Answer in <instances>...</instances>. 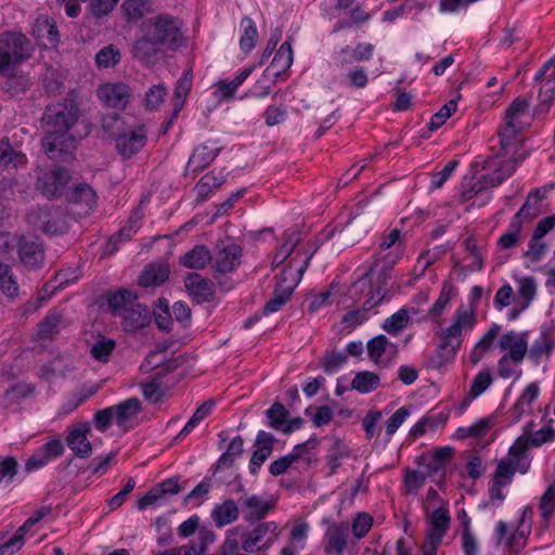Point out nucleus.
I'll use <instances>...</instances> for the list:
<instances>
[{
	"instance_id": "nucleus-1",
	"label": "nucleus",
	"mask_w": 555,
	"mask_h": 555,
	"mask_svg": "<svg viewBox=\"0 0 555 555\" xmlns=\"http://www.w3.org/2000/svg\"><path fill=\"white\" fill-rule=\"evenodd\" d=\"M80 111L76 102H57L46 107L42 122L46 135L42 140L51 159L69 162L74 158L76 141L69 129L77 122Z\"/></svg>"
},
{
	"instance_id": "nucleus-2",
	"label": "nucleus",
	"mask_w": 555,
	"mask_h": 555,
	"mask_svg": "<svg viewBox=\"0 0 555 555\" xmlns=\"http://www.w3.org/2000/svg\"><path fill=\"white\" fill-rule=\"evenodd\" d=\"M475 323L473 311L460 308L456 310L451 325L443 332L437 349L427 360L429 369L439 370L451 362L462 344V332L465 327H472Z\"/></svg>"
},
{
	"instance_id": "nucleus-3",
	"label": "nucleus",
	"mask_w": 555,
	"mask_h": 555,
	"mask_svg": "<svg viewBox=\"0 0 555 555\" xmlns=\"http://www.w3.org/2000/svg\"><path fill=\"white\" fill-rule=\"evenodd\" d=\"M35 51V43L22 31L0 33V75L14 77L17 68L29 61Z\"/></svg>"
},
{
	"instance_id": "nucleus-4",
	"label": "nucleus",
	"mask_w": 555,
	"mask_h": 555,
	"mask_svg": "<svg viewBox=\"0 0 555 555\" xmlns=\"http://www.w3.org/2000/svg\"><path fill=\"white\" fill-rule=\"evenodd\" d=\"M401 257V251H397L396 254L388 253L384 256L383 263L380 264L378 261L374 263L356 283V285H365L367 279L374 273L377 269V274L374 281H369L372 283L371 289L369 292V297L364 301V310H371L375 306H377L388 294V281L391 279V271L393 266L397 263L399 258Z\"/></svg>"
},
{
	"instance_id": "nucleus-5",
	"label": "nucleus",
	"mask_w": 555,
	"mask_h": 555,
	"mask_svg": "<svg viewBox=\"0 0 555 555\" xmlns=\"http://www.w3.org/2000/svg\"><path fill=\"white\" fill-rule=\"evenodd\" d=\"M182 23L169 14H159L146 18L141 24V31H146L162 48L176 50L183 42Z\"/></svg>"
},
{
	"instance_id": "nucleus-6",
	"label": "nucleus",
	"mask_w": 555,
	"mask_h": 555,
	"mask_svg": "<svg viewBox=\"0 0 555 555\" xmlns=\"http://www.w3.org/2000/svg\"><path fill=\"white\" fill-rule=\"evenodd\" d=\"M517 166L514 158L502 160L498 156H492L482 163V169L486 171L474 188L465 190L462 193L464 201L472 199L477 193L486 188H494L500 185L508 177L513 175Z\"/></svg>"
},
{
	"instance_id": "nucleus-7",
	"label": "nucleus",
	"mask_w": 555,
	"mask_h": 555,
	"mask_svg": "<svg viewBox=\"0 0 555 555\" xmlns=\"http://www.w3.org/2000/svg\"><path fill=\"white\" fill-rule=\"evenodd\" d=\"M529 102L517 98L505 112L504 126L501 128L500 144L502 150H508L516 135L528 126Z\"/></svg>"
},
{
	"instance_id": "nucleus-8",
	"label": "nucleus",
	"mask_w": 555,
	"mask_h": 555,
	"mask_svg": "<svg viewBox=\"0 0 555 555\" xmlns=\"http://www.w3.org/2000/svg\"><path fill=\"white\" fill-rule=\"evenodd\" d=\"M27 221L46 234H63L67 231L64 210L54 205L37 206L27 214Z\"/></svg>"
},
{
	"instance_id": "nucleus-9",
	"label": "nucleus",
	"mask_w": 555,
	"mask_h": 555,
	"mask_svg": "<svg viewBox=\"0 0 555 555\" xmlns=\"http://www.w3.org/2000/svg\"><path fill=\"white\" fill-rule=\"evenodd\" d=\"M281 530L275 521H262L257 524L253 530L244 533L240 542L241 551L245 554L269 550L279 539Z\"/></svg>"
},
{
	"instance_id": "nucleus-10",
	"label": "nucleus",
	"mask_w": 555,
	"mask_h": 555,
	"mask_svg": "<svg viewBox=\"0 0 555 555\" xmlns=\"http://www.w3.org/2000/svg\"><path fill=\"white\" fill-rule=\"evenodd\" d=\"M242 256V247L231 240L218 242L211 253L214 276L234 271L241 264Z\"/></svg>"
},
{
	"instance_id": "nucleus-11",
	"label": "nucleus",
	"mask_w": 555,
	"mask_h": 555,
	"mask_svg": "<svg viewBox=\"0 0 555 555\" xmlns=\"http://www.w3.org/2000/svg\"><path fill=\"white\" fill-rule=\"evenodd\" d=\"M69 180V171L64 167L55 166L39 173L36 186L48 198L59 197L63 194Z\"/></svg>"
},
{
	"instance_id": "nucleus-12",
	"label": "nucleus",
	"mask_w": 555,
	"mask_h": 555,
	"mask_svg": "<svg viewBox=\"0 0 555 555\" xmlns=\"http://www.w3.org/2000/svg\"><path fill=\"white\" fill-rule=\"evenodd\" d=\"M238 504L243 519L247 522L261 521L275 506L272 500L246 493L238 498Z\"/></svg>"
},
{
	"instance_id": "nucleus-13",
	"label": "nucleus",
	"mask_w": 555,
	"mask_h": 555,
	"mask_svg": "<svg viewBox=\"0 0 555 555\" xmlns=\"http://www.w3.org/2000/svg\"><path fill=\"white\" fill-rule=\"evenodd\" d=\"M116 149L124 158L138 153L146 142L143 126H128L116 139Z\"/></svg>"
},
{
	"instance_id": "nucleus-14",
	"label": "nucleus",
	"mask_w": 555,
	"mask_h": 555,
	"mask_svg": "<svg viewBox=\"0 0 555 555\" xmlns=\"http://www.w3.org/2000/svg\"><path fill=\"white\" fill-rule=\"evenodd\" d=\"M96 95L108 107L125 108L131 91L129 86L121 82L105 83L98 88Z\"/></svg>"
},
{
	"instance_id": "nucleus-15",
	"label": "nucleus",
	"mask_w": 555,
	"mask_h": 555,
	"mask_svg": "<svg viewBox=\"0 0 555 555\" xmlns=\"http://www.w3.org/2000/svg\"><path fill=\"white\" fill-rule=\"evenodd\" d=\"M18 255L28 269L40 268L43 263L44 251L38 237L23 236L18 242Z\"/></svg>"
},
{
	"instance_id": "nucleus-16",
	"label": "nucleus",
	"mask_w": 555,
	"mask_h": 555,
	"mask_svg": "<svg viewBox=\"0 0 555 555\" xmlns=\"http://www.w3.org/2000/svg\"><path fill=\"white\" fill-rule=\"evenodd\" d=\"M185 288L196 304L210 302L215 298V285L198 273H189L184 280Z\"/></svg>"
},
{
	"instance_id": "nucleus-17",
	"label": "nucleus",
	"mask_w": 555,
	"mask_h": 555,
	"mask_svg": "<svg viewBox=\"0 0 555 555\" xmlns=\"http://www.w3.org/2000/svg\"><path fill=\"white\" fill-rule=\"evenodd\" d=\"M141 33L142 36L132 46V56L145 66L154 65L164 48L155 42L149 33Z\"/></svg>"
},
{
	"instance_id": "nucleus-18",
	"label": "nucleus",
	"mask_w": 555,
	"mask_h": 555,
	"mask_svg": "<svg viewBox=\"0 0 555 555\" xmlns=\"http://www.w3.org/2000/svg\"><path fill=\"white\" fill-rule=\"evenodd\" d=\"M349 535L348 524H332L324 535V553L326 555H343Z\"/></svg>"
},
{
	"instance_id": "nucleus-19",
	"label": "nucleus",
	"mask_w": 555,
	"mask_h": 555,
	"mask_svg": "<svg viewBox=\"0 0 555 555\" xmlns=\"http://www.w3.org/2000/svg\"><path fill=\"white\" fill-rule=\"evenodd\" d=\"M275 438L272 434L264 430H259L254 447L256 450L253 452L249 461V472L251 475H256L258 469L271 455L274 447Z\"/></svg>"
},
{
	"instance_id": "nucleus-20",
	"label": "nucleus",
	"mask_w": 555,
	"mask_h": 555,
	"mask_svg": "<svg viewBox=\"0 0 555 555\" xmlns=\"http://www.w3.org/2000/svg\"><path fill=\"white\" fill-rule=\"evenodd\" d=\"M63 452L64 446L61 440H50L26 461L25 469L27 472L39 469L46 466L51 460L61 456Z\"/></svg>"
},
{
	"instance_id": "nucleus-21",
	"label": "nucleus",
	"mask_w": 555,
	"mask_h": 555,
	"mask_svg": "<svg viewBox=\"0 0 555 555\" xmlns=\"http://www.w3.org/2000/svg\"><path fill=\"white\" fill-rule=\"evenodd\" d=\"M66 199L68 203L80 207L78 214L88 215L95 207L96 194L89 184L79 183L67 192Z\"/></svg>"
},
{
	"instance_id": "nucleus-22",
	"label": "nucleus",
	"mask_w": 555,
	"mask_h": 555,
	"mask_svg": "<svg viewBox=\"0 0 555 555\" xmlns=\"http://www.w3.org/2000/svg\"><path fill=\"white\" fill-rule=\"evenodd\" d=\"M90 430L89 423H82L73 428L66 438L67 446L78 457L86 459L92 452V446L88 440Z\"/></svg>"
},
{
	"instance_id": "nucleus-23",
	"label": "nucleus",
	"mask_w": 555,
	"mask_h": 555,
	"mask_svg": "<svg viewBox=\"0 0 555 555\" xmlns=\"http://www.w3.org/2000/svg\"><path fill=\"white\" fill-rule=\"evenodd\" d=\"M121 325L126 332H135L146 326L150 319V310L145 305L133 302L128 309H125L120 315Z\"/></svg>"
},
{
	"instance_id": "nucleus-24",
	"label": "nucleus",
	"mask_w": 555,
	"mask_h": 555,
	"mask_svg": "<svg viewBox=\"0 0 555 555\" xmlns=\"http://www.w3.org/2000/svg\"><path fill=\"white\" fill-rule=\"evenodd\" d=\"M180 492L178 479L168 478L156 487L152 488L138 502L137 506L140 511L145 509L149 506L155 505L166 494H177Z\"/></svg>"
},
{
	"instance_id": "nucleus-25",
	"label": "nucleus",
	"mask_w": 555,
	"mask_h": 555,
	"mask_svg": "<svg viewBox=\"0 0 555 555\" xmlns=\"http://www.w3.org/2000/svg\"><path fill=\"white\" fill-rule=\"evenodd\" d=\"M137 299V293L125 287L109 291L106 294L107 307L114 317H120L125 309H128Z\"/></svg>"
},
{
	"instance_id": "nucleus-26",
	"label": "nucleus",
	"mask_w": 555,
	"mask_h": 555,
	"mask_svg": "<svg viewBox=\"0 0 555 555\" xmlns=\"http://www.w3.org/2000/svg\"><path fill=\"white\" fill-rule=\"evenodd\" d=\"M240 514L238 500L227 499L222 503L215 505L210 516L216 527L222 528L236 521Z\"/></svg>"
},
{
	"instance_id": "nucleus-27",
	"label": "nucleus",
	"mask_w": 555,
	"mask_h": 555,
	"mask_svg": "<svg viewBox=\"0 0 555 555\" xmlns=\"http://www.w3.org/2000/svg\"><path fill=\"white\" fill-rule=\"evenodd\" d=\"M450 515L447 508L439 507L431 514L429 528L426 532V539L434 544H441L442 538L450 526Z\"/></svg>"
},
{
	"instance_id": "nucleus-28",
	"label": "nucleus",
	"mask_w": 555,
	"mask_h": 555,
	"mask_svg": "<svg viewBox=\"0 0 555 555\" xmlns=\"http://www.w3.org/2000/svg\"><path fill=\"white\" fill-rule=\"evenodd\" d=\"M313 256V253L306 257L302 264L297 269L293 268L294 259H291L288 264L284 268L280 275L276 276L275 287L285 288L292 287V293L300 282L304 276V273L308 269L310 264V260Z\"/></svg>"
},
{
	"instance_id": "nucleus-29",
	"label": "nucleus",
	"mask_w": 555,
	"mask_h": 555,
	"mask_svg": "<svg viewBox=\"0 0 555 555\" xmlns=\"http://www.w3.org/2000/svg\"><path fill=\"white\" fill-rule=\"evenodd\" d=\"M65 326L66 322L63 318V314L60 311L53 309L38 324L37 336L42 340H51L56 335H59L60 331Z\"/></svg>"
},
{
	"instance_id": "nucleus-30",
	"label": "nucleus",
	"mask_w": 555,
	"mask_h": 555,
	"mask_svg": "<svg viewBox=\"0 0 555 555\" xmlns=\"http://www.w3.org/2000/svg\"><path fill=\"white\" fill-rule=\"evenodd\" d=\"M211 263V251L205 245H195L179 259V264L193 270H202Z\"/></svg>"
},
{
	"instance_id": "nucleus-31",
	"label": "nucleus",
	"mask_w": 555,
	"mask_h": 555,
	"mask_svg": "<svg viewBox=\"0 0 555 555\" xmlns=\"http://www.w3.org/2000/svg\"><path fill=\"white\" fill-rule=\"evenodd\" d=\"M170 274L168 264L154 263L144 268L139 276V284L143 287H156L164 284Z\"/></svg>"
},
{
	"instance_id": "nucleus-32",
	"label": "nucleus",
	"mask_w": 555,
	"mask_h": 555,
	"mask_svg": "<svg viewBox=\"0 0 555 555\" xmlns=\"http://www.w3.org/2000/svg\"><path fill=\"white\" fill-rule=\"evenodd\" d=\"M112 408L116 425L122 429H127L128 422L133 420L141 411V402L138 398H129Z\"/></svg>"
},
{
	"instance_id": "nucleus-33",
	"label": "nucleus",
	"mask_w": 555,
	"mask_h": 555,
	"mask_svg": "<svg viewBox=\"0 0 555 555\" xmlns=\"http://www.w3.org/2000/svg\"><path fill=\"white\" fill-rule=\"evenodd\" d=\"M25 164L26 155L14 147L9 138L0 139V166L13 169Z\"/></svg>"
},
{
	"instance_id": "nucleus-34",
	"label": "nucleus",
	"mask_w": 555,
	"mask_h": 555,
	"mask_svg": "<svg viewBox=\"0 0 555 555\" xmlns=\"http://www.w3.org/2000/svg\"><path fill=\"white\" fill-rule=\"evenodd\" d=\"M254 66H249L241 70L232 80L221 79L216 82L217 92L223 101H231L237 88L250 76Z\"/></svg>"
},
{
	"instance_id": "nucleus-35",
	"label": "nucleus",
	"mask_w": 555,
	"mask_h": 555,
	"mask_svg": "<svg viewBox=\"0 0 555 555\" xmlns=\"http://www.w3.org/2000/svg\"><path fill=\"white\" fill-rule=\"evenodd\" d=\"M505 459L516 464V468L519 469L520 474H526L530 468L528 441L518 438L509 448L508 455Z\"/></svg>"
},
{
	"instance_id": "nucleus-36",
	"label": "nucleus",
	"mask_w": 555,
	"mask_h": 555,
	"mask_svg": "<svg viewBox=\"0 0 555 555\" xmlns=\"http://www.w3.org/2000/svg\"><path fill=\"white\" fill-rule=\"evenodd\" d=\"M219 152V147L211 150L207 145H199L190 156L188 167L193 171H201L215 160Z\"/></svg>"
},
{
	"instance_id": "nucleus-37",
	"label": "nucleus",
	"mask_w": 555,
	"mask_h": 555,
	"mask_svg": "<svg viewBox=\"0 0 555 555\" xmlns=\"http://www.w3.org/2000/svg\"><path fill=\"white\" fill-rule=\"evenodd\" d=\"M177 364L175 362H169L166 364V367L162 371L157 372L153 378V380L142 384V393L146 400L152 402H159L164 396V391L162 390L160 379L163 375L171 370H175Z\"/></svg>"
},
{
	"instance_id": "nucleus-38",
	"label": "nucleus",
	"mask_w": 555,
	"mask_h": 555,
	"mask_svg": "<svg viewBox=\"0 0 555 555\" xmlns=\"http://www.w3.org/2000/svg\"><path fill=\"white\" fill-rule=\"evenodd\" d=\"M34 34L39 39H46L51 46L60 42V35L55 22L48 16H40L34 29Z\"/></svg>"
},
{
	"instance_id": "nucleus-39",
	"label": "nucleus",
	"mask_w": 555,
	"mask_h": 555,
	"mask_svg": "<svg viewBox=\"0 0 555 555\" xmlns=\"http://www.w3.org/2000/svg\"><path fill=\"white\" fill-rule=\"evenodd\" d=\"M215 406L214 400H207L203 402L194 412L192 417L185 424V426L181 429V431L176 436V440H181L186 437L204 418H206L212 411Z\"/></svg>"
},
{
	"instance_id": "nucleus-40",
	"label": "nucleus",
	"mask_w": 555,
	"mask_h": 555,
	"mask_svg": "<svg viewBox=\"0 0 555 555\" xmlns=\"http://www.w3.org/2000/svg\"><path fill=\"white\" fill-rule=\"evenodd\" d=\"M293 50L289 41H285L281 44L279 50L276 51L270 67L275 69L273 73L275 76L281 75L285 70H287L293 64Z\"/></svg>"
},
{
	"instance_id": "nucleus-41",
	"label": "nucleus",
	"mask_w": 555,
	"mask_h": 555,
	"mask_svg": "<svg viewBox=\"0 0 555 555\" xmlns=\"http://www.w3.org/2000/svg\"><path fill=\"white\" fill-rule=\"evenodd\" d=\"M379 376L374 372L363 371L356 374L351 382V389L367 393L379 386Z\"/></svg>"
},
{
	"instance_id": "nucleus-42",
	"label": "nucleus",
	"mask_w": 555,
	"mask_h": 555,
	"mask_svg": "<svg viewBox=\"0 0 555 555\" xmlns=\"http://www.w3.org/2000/svg\"><path fill=\"white\" fill-rule=\"evenodd\" d=\"M388 346L395 347L385 335H378L369 340L366 348L370 359L379 366H387L388 363L382 360V356Z\"/></svg>"
},
{
	"instance_id": "nucleus-43",
	"label": "nucleus",
	"mask_w": 555,
	"mask_h": 555,
	"mask_svg": "<svg viewBox=\"0 0 555 555\" xmlns=\"http://www.w3.org/2000/svg\"><path fill=\"white\" fill-rule=\"evenodd\" d=\"M537 294V284L533 278H522L517 281L516 301L528 308Z\"/></svg>"
},
{
	"instance_id": "nucleus-44",
	"label": "nucleus",
	"mask_w": 555,
	"mask_h": 555,
	"mask_svg": "<svg viewBox=\"0 0 555 555\" xmlns=\"http://www.w3.org/2000/svg\"><path fill=\"white\" fill-rule=\"evenodd\" d=\"M0 291L9 299H14L18 295V286L12 274L11 268L2 262H0Z\"/></svg>"
},
{
	"instance_id": "nucleus-45",
	"label": "nucleus",
	"mask_w": 555,
	"mask_h": 555,
	"mask_svg": "<svg viewBox=\"0 0 555 555\" xmlns=\"http://www.w3.org/2000/svg\"><path fill=\"white\" fill-rule=\"evenodd\" d=\"M241 25L244 28V33L240 39V47L245 53H248L256 44L258 30L253 20L247 16L242 20Z\"/></svg>"
},
{
	"instance_id": "nucleus-46",
	"label": "nucleus",
	"mask_w": 555,
	"mask_h": 555,
	"mask_svg": "<svg viewBox=\"0 0 555 555\" xmlns=\"http://www.w3.org/2000/svg\"><path fill=\"white\" fill-rule=\"evenodd\" d=\"M268 425L274 430L282 431L286 423L288 411L280 403H273L267 411Z\"/></svg>"
},
{
	"instance_id": "nucleus-47",
	"label": "nucleus",
	"mask_w": 555,
	"mask_h": 555,
	"mask_svg": "<svg viewBox=\"0 0 555 555\" xmlns=\"http://www.w3.org/2000/svg\"><path fill=\"white\" fill-rule=\"evenodd\" d=\"M553 348L554 341L547 337L546 332H542L541 337L529 349V359L538 364L544 356H548Z\"/></svg>"
},
{
	"instance_id": "nucleus-48",
	"label": "nucleus",
	"mask_w": 555,
	"mask_h": 555,
	"mask_svg": "<svg viewBox=\"0 0 555 555\" xmlns=\"http://www.w3.org/2000/svg\"><path fill=\"white\" fill-rule=\"evenodd\" d=\"M119 61L120 51L114 44L102 48L95 55V63L99 68L114 67Z\"/></svg>"
},
{
	"instance_id": "nucleus-49",
	"label": "nucleus",
	"mask_w": 555,
	"mask_h": 555,
	"mask_svg": "<svg viewBox=\"0 0 555 555\" xmlns=\"http://www.w3.org/2000/svg\"><path fill=\"white\" fill-rule=\"evenodd\" d=\"M292 295V287H275L273 297L263 306V313L270 314L279 311L291 299Z\"/></svg>"
},
{
	"instance_id": "nucleus-50",
	"label": "nucleus",
	"mask_w": 555,
	"mask_h": 555,
	"mask_svg": "<svg viewBox=\"0 0 555 555\" xmlns=\"http://www.w3.org/2000/svg\"><path fill=\"white\" fill-rule=\"evenodd\" d=\"M115 347L116 343L114 339L101 337L92 345L90 352L95 360L105 363L108 361Z\"/></svg>"
},
{
	"instance_id": "nucleus-51",
	"label": "nucleus",
	"mask_w": 555,
	"mask_h": 555,
	"mask_svg": "<svg viewBox=\"0 0 555 555\" xmlns=\"http://www.w3.org/2000/svg\"><path fill=\"white\" fill-rule=\"evenodd\" d=\"M300 242V233L299 232H289L286 233V238L283 245L280 247L278 253L274 256L273 263L281 264L283 263L294 251L298 243Z\"/></svg>"
},
{
	"instance_id": "nucleus-52",
	"label": "nucleus",
	"mask_w": 555,
	"mask_h": 555,
	"mask_svg": "<svg viewBox=\"0 0 555 555\" xmlns=\"http://www.w3.org/2000/svg\"><path fill=\"white\" fill-rule=\"evenodd\" d=\"M244 440L241 436L234 437L228 446V449L218 460V466H232L234 460L243 453Z\"/></svg>"
},
{
	"instance_id": "nucleus-53",
	"label": "nucleus",
	"mask_w": 555,
	"mask_h": 555,
	"mask_svg": "<svg viewBox=\"0 0 555 555\" xmlns=\"http://www.w3.org/2000/svg\"><path fill=\"white\" fill-rule=\"evenodd\" d=\"M522 230V224L518 221L517 218H513L508 230L504 233L500 238L498 244L503 249H508L515 247L519 242V234Z\"/></svg>"
},
{
	"instance_id": "nucleus-54",
	"label": "nucleus",
	"mask_w": 555,
	"mask_h": 555,
	"mask_svg": "<svg viewBox=\"0 0 555 555\" xmlns=\"http://www.w3.org/2000/svg\"><path fill=\"white\" fill-rule=\"evenodd\" d=\"M128 127L126 121L116 113L107 114L102 118L103 131L115 139Z\"/></svg>"
},
{
	"instance_id": "nucleus-55",
	"label": "nucleus",
	"mask_w": 555,
	"mask_h": 555,
	"mask_svg": "<svg viewBox=\"0 0 555 555\" xmlns=\"http://www.w3.org/2000/svg\"><path fill=\"white\" fill-rule=\"evenodd\" d=\"M122 11L125 12L127 18L129 21L135 22L143 17V15L149 11V1L147 0H125L122 5Z\"/></svg>"
},
{
	"instance_id": "nucleus-56",
	"label": "nucleus",
	"mask_w": 555,
	"mask_h": 555,
	"mask_svg": "<svg viewBox=\"0 0 555 555\" xmlns=\"http://www.w3.org/2000/svg\"><path fill=\"white\" fill-rule=\"evenodd\" d=\"M456 100L448 101L436 114H434L428 122V130L435 131L439 129L446 120L456 111Z\"/></svg>"
},
{
	"instance_id": "nucleus-57",
	"label": "nucleus",
	"mask_w": 555,
	"mask_h": 555,
	"mask_svg": "<svg viewBox=\"0 0 555 555\" xmlns=\"http://www.w3.org/2000/svg\"><path fill=\"white\" fill-rule=\"evenodd\" d=\"M409 313L405 309H400L391 317L387 318L383 324V328L389 334H397L402 331L409 323Z\"/></svg>"
},
{
	"instance_id": "nucleus-58",
	"label": "nucleus",
	"mask_w": 555,
	"mask_h": 555,
	"mask_svg": "<svg viewBox=\"0 0 555 555\" xmlns=\"http://www.w3.org/2000/svg\"><path fill=\"white\" fill-rule=\"evenodd\" d=\"M453 295V286L449 283H443L442 289L436 302L428 311V317L435 319L442 314L446 307L449 305Z\"/></svg>"
},
{
	"instance_id": "nucleus-59",
	"label": "nucleus",
	"mask_w": 555,
	"mask_h": 555,
	"mask_svg": "<svg viewBox=\"0 0 555 555\" xmlns=\"http://www.w3.org/2000/svg\"><path fill=\"white\" fill-rule=\"evenodd\" d=\"M517 472H519V469L516 468V464L503 457L498 463L492 479L509 485Z\"/></svg>"
},
{
	"instance_id": "nucleus-60",
	"label": "nucleus",
	"mask_w": 555,
	"mask_h": 555,
	"mask_svg": "<svg viewBox=\"0 0 555 555\" xmlns=\"http://www.w3.org/2000/svg\"><path fill=\"white\" fill-rule=\"evenodd\" d=\"M348 356L341 351H331L327 352L323 360L322 366L325 373L331 374L337 369H339L343 364L347 362Z\"/></svg>"
},
{
	"instance_id": "nucleus-61",
	"label": "nucleus",
	"mask_w": 555,
	"mask_h": 555,
	"mask_svg": "<svg viewBox=\"0 0 555 555\" xmlns=\"http://www.w3.org/2000/svg\"><path fill=\"white\" fill-rule=\"evenodd\" d=\"M373 525V518L367 513H358L352 521V533L357 539H362L367 534Z\"/></svg>"
},
{
	"instance_id": "nucleus-62",
	"label": "nucleus",
	"mask_w": 555,
	"mask_h": 555,
	"mask_svg": "<svg viewBox=\"0 0 555 555\" xmlns=\"http://www.w3.org/2000/svg\"><path fill=\"white\" fill-rule=\"evenodd\" d=\"M492 384V376L489 371H482L479 372L476 377L474 378L469 396L470 398L475 399L479 397L481 393H483L488 387Z\"/></svg>"
},
{
	"instance_id": "nucleus-63",
	"label": "nucleus",
	"mask_w": 555,
	"mask_h": 555,
	"mask_svg": "<svg viewBox=\"0 0 555 555\" xmlns=\"http://www.w3.org/2000/svg\"><path fill=\"white\" fill-rule=\"evenodd\" d=\"M531 532L530 522L518 525L515 532L507 539V545L513 551H518L526 544V540Z\"/></svg>"
},
{
	"instance_id": "nucleus-64",
	"label": "nucleus",
	"mask_w": 555,
	"mask_h": 555,
	"mask_svg": "<svg viewBox=\"0 0 555 555\" xmlns=\"http://www.w3.org/2000/svg\"><path fill=\"white\" fill-rule=\"evenodd\" d=\"M18 463L14 456H7L0 461V482L11 481L17 474Z\"/></svg>"
}]
</instances>
